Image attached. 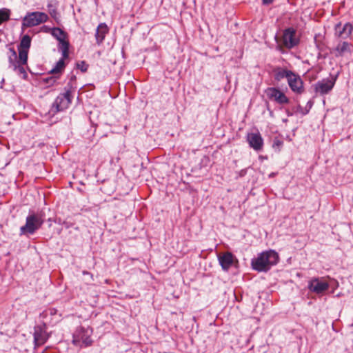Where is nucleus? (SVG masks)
I'll return each instance as SVG.
<instances>
[{"label": "nucleus", "mask_w": 353, "mask_h": 353, "mask_svg": "<svg viewBox=\"0 0 353 353\" xmlns=\"http://www.w3.org/2000/svg\"><path fill=\"white\" fill-rule=\"evenodd\" d=\"M335 51L336 52V57L342 56L345 52L350 51L349 43L343 41L339 43L335 48Z\"/></svg>", "instance_id": "4be33fe9"}, {"label": "nucleus", "mask_w": 353, "mask_h": 353, "mask_svg": "<svg viewBox=\"0 0 353 353\" xmlns=\"http://www.w3.org/2000/svg\"><path fill=\"white\" fill-rule=\"evenodd\" d=\"M279 261L278 253L273 250H269L262 252L256 258L252 259L251 265L253 270L259 272H266L276 265Z\"/></svg>", "instance_id": "f257e3e1"}, {"label": "nucleus", "mask_w": 353, "mask_h": 353, "mask_svg": "<svg viewBox=\"0 0 353 353\" xmlns=\"http://www.w3.org/2000/svg\"><path fill=\"white\" fill-rule=\"evenodd\" d=\"M250 148L255 151H261L263 146V139L259 132L248 133L246 137Z\"/></svg>", "instance_id": "f8f14e48"}, {"label": "nucleus", "mask_w": 353, "mask_h": 353, "mask_svg": "<svg viewBox=\"0 0 353 353\" xmlns=\"http://www.w3.org/2000/svg\"><path fill=\"white\" fill-rule=\"evenodd\" d=\"M19 50V63L21 65H26L28 63V50L18 49Z\"/></svg>", "instance_id": "bb28decb"}, {"label": "nucleus", "mask_w": 353, "mask_h": 353, "mask_svg": "<svg viewBox=\"0 0 353 353\" xmlns=\"http://www.w3.org/2000/svg\"><path fill=\"white\" fill-rule=\"evenodd\" d=\"M92 333V330L90 327H79L73 334V344L75 345H79L81 347L83 345L85 347L90 345L92 343V341L90 338Z\"/></svg>", "instance_id": "20e7f679"}, {"label": "nucleus", "mask_w": 353, "mask_h": 353, "mask_svg": "<svg viewBox=\"0 0 353 353\" xmlns=\"http://www.w3.org/2000/svg\"><path fill=\"white\" fill-rule=\"evenodd\" d=\"M70 43L67 39L59 41L58 50L61 52L63 58L69 57Z\"/></svg>", "instance_id": "6ab92c4d"}, {"label": "nucleus", "mask_w": 353, "mask_h": 353, "mask_svg": "<svg viewBox=\"0 0 353 353\" xmlns=\"http://www.w3.org/2000/svg\"><path fill=\"white\" fill-rule=\"evenodd\" d=\"M296 34V31L294 28L290 27L285 29L281 39L283 46L288 50L296 47L300 43V39Z\"/></svg>", "instance_id": "423d86ee"}, {"label": "nucleus", "mask_w": 353, "mask_h": 353, "mask_svg": "<svg viewBox=\"0 0 353 353\" xmlns=\"http://www.w3.org/2000/svg\"><path fill=\"white\" fill-rule=\"evenodd\" d=\"M283 141L279 139H274L273 141V147H281L283 145Z\"/></svg>", "instance_id": "7c9ffc66"}, {"label": "nucleus", "mask_w": 353, "mask_h": 353, "mask_svg": "<svg viewBox=\"0 0 353 353\" xmlns=\"http://www.w3.org/2000/svg\"><path fill=\"white\" fill-rule=\"evenodd\" d=\"M288 83L292 92L301 94L304 92L303 81L301 77L292 71V74L288 79Z\"/></svg>", "instance_id": "9d476101"}, {"label": "nucleus", "mask_w": 353, "mask_h": 353, "mask_svg": "<svg viewBox=\"0 0 353 353\" xmlns=\"http://www.w3.org/2000/svg\"><path fill=\"white\" fill-rule=\"evenodd\" d=\"M34 341L36 345H41L48 340L49 335L46 332V325H37L34 327Z\"/></svg>", "instance_id": "9b49d317"}, {"label": "nucleus", "mask_w": 353, "mask_h": 353, "mask_svg": "<svg viewBox=\"0 0 353 353\" xmlns=\"http://www.w3.org/2000/svg\"><path fill=\"white\" fill-rule=\"evenodd\" d=\"M48 11H49V13L51 15V17L53 19H54V20L57 22H59L60 16H59V14L58 13L57 10V6L54 5L52 3H49L48 4Z\"/></svg>", "instance_id": "b1692460"}, {"label": "nucleus", "mask_w": 353, "mask_h": 353, "mask_svg": "<svg viewBox=\"0 0 353 353\" xmlns=\"http://www.w3.org/2000/svg\"><path fill=\"white\" fill-rule=\"evenodd\" d=\"M265 93L270 100L274 101L280 105L287 104L290 102V99L286 95L277 88H268L265 90Z\"/></svg>", "instance_id": "1a4fd4ad"}, {"label": "nucleus", "mask_w": 353, "mask_h": 353, "mask_svg": "<svg viewBox=\"0 0 353 353\" xmlns=\"http://www.w3.org/2000/svg\"><path fill=\"white\" fill-rule=\"evenodd\" d=\"M3 83H4V79H2L1 84H3ZM0 88H3V85H1Z\"/></svg>", "instance_id": "72a5a7b5"}, {"label": "nucleus", "mask_w": 353, "mask_h": 353, "mask_svg": "<svg viewBox=\"0 0 353 353\" xmlns=\"http://www.w3.org/2000/svg\"><path fill=\"white\" fill-rule=\"evenodd\" d=\"M335 34L339 37L343 39L347 38L352 32L353 26L350 23H346L343 27L341 23H339L335 26Z\"/></svg>", "instance_id": "ddd939ff"}, {"label": "nucleus", "mask_w": 353, "mask_h": 353, "mask_svg": "<svg viewBox=\"0 0 353 353\" xmlns=\"http://www.w3.org/2000/svg\"><path fill=\"white\" fill-rule=\"evenodd\" d=\"M51 34L59 41L61 39H68V34L59 28L51 29Z\"/></svg>", "instance_id": "aec40b11"}, {"label": "nucleus", "mask_w": 353, "mask_h": 353, "mask_svg": "<svg viewBox=\"0 0 353 353\" xmlns=\"http://www.w3.org/2000/svg\"><path fill=\"white\" fill-rule=\"evenodd\" d=\"M66 58H63V57H62L57 63H56V65L55 66L50 70V73L51 74H53V75H59V77H60V75L62 74V72H63L65 68V59Z\"/></svg>", "instance_id": "a211bd4d"}, {"label": "nucleus", "mask_w": 353, "mask_h": 353, "mask_svg": "<svg viewBox=\"0 0 353 353\" xmlns=\"http://www.w3.org/2000/svg\"><path fill=\"white\" fill-rule=\"evenodd\" d=\"M274 0H262V4L264 6H269L272 3Z\"/></svg>", "instance_id": "2f4dec72"}, {"label": "nucleus", "mask_w": 353, "mask_h": 353, "mask_svg": "<svg viewBox=\"0 0 353 353\" xmlns=\"http://www.w3.org/2000/svg\"><path fill=\"white\" fill-rule=\"evenodd\" d=\"M59 78V75H53L51 76V77H47V78H44L43 80V81L50 85H53L54 84L56 83L57 79Z\"/></svg>", "instance_id": "cd10ccee"}, {"label": "nucleus", "mask_w": 353, "mask_h": 353, "mask_svg": "<svg viewBox=\"0 0 353 353\" xmlns=\"http://www.w3.org/2000/svg\"><path fill=\"white\" fill-rule=\"evenodd\" d=\"M44 223L42 213L30 212L26 219V224L20 228L19 235L29 236L34 234Z\"/></svg>", "instance_id": "f03ea898"}, {"label": "nucleus", "mask_w": 353, "mask_h": 353, "mask_svg": "<svg viewBox=\"0 0 353 353\" xmlns=\"http://www.w3.org/2000/svg\"><path fill=\"white\" fill-rule=\"evenodd\" d=\"M286 113H287V115H288V117H291V116H292V114H292V112H291L290 111H289V110H286Z\"/></svg>", "instance_id": "473e14b6"}, {"label": "nucleus", "mask_w": 353, "mask_h": 353, "mask_svg": "<svg viewBox=\"0 0 353 353\" xmlns=\"http://www.w3.org/2000/svg\"><path fill=\"white\" fill-rule=\"evenodd\" d=\"M72 100V94L69 93L68 91L59 94L51 105L48 112V115L53 117L57 112L65 110L71 104Z\"/></svg>", "instance_id": "7ed1b4c3"}, {"label": "nucleus", "mask_w": 353, "mask_h": 353, "mask_svg": "<svg viewBox=\"0 0 353 353\" xmlns=\"http://www.w3.org/2000/svg\"><path fill=\"white\" fill-rule=\"evenodd\" d=\"M48 19V15L41 12H28L23 18L22 28L38 26L46 22Z\"/></svg>", "instance_id": "39448f33"}, {"label": "nucleus", "mask_w": 353, "mask_h": 353, "mask_svg": "<svg viewBox=\"0 0 353 353\" xmlns=\"http://www.w3.org/2000/svg\"><path fill=\"white\" fill-rule=\"evenodd\" d=\"M338 75H330L329 78L323 79L314 84V90L321 95L328 94L334 88Z\"/></svg>", "instance_id": "0eeeda50"}, {"label": "nucleus", "mask_w": 353, "mask_h": 353, "mask_svg": "<svg viewBox=\"0 0 353 353\" xmlns=\"http://www.w3.org/2000/svg\"><path fill=\"white\" fill-rule=\"evenodd\" d=\"M88 64L85 61H81L76 63L77 68L82 72H85L88 70Z\"/></svg>", "instance_id": "c85d7f7f"}, {"label": "nucleus", "mask_w": 353, "mask_h": 353, "mask_svg": "<svg viewBox=\"0 0 353 353\" xmlns=\"http://www.w3.org/2000/svg\"><path fill=\"white\" fill-rule=\"evenodd\" d=\"M23 65H21V63H18L16 71H17L19 74H22L23 79H26L28 74Z\"/></svg>", "instance_id": "c756f323"}, {"label": "nucleus", "mask_w": 353, "mask_h": 353, "mask_svg": "<svg viewBox=\"0 0 353 353\" xmlns=\"http://www.w3.org/2000/svg\"><path fill=\"white\" fill-rule=\"evenodd\" d=\"M11 11L8 8L0 9V25L10 19Z\"/></svg>", "instance_id": "a878e982"}, {"label": "nucleus", "mask_w": 353, "mask_h": 353, "mask_svg": "<svg viewBox=\"0 0 353 353\" xmlns=\"http://www.w3.org/2000/svg\"><path fill=\"white\" fill-rule=\"evenodd\" d=\"M70 80L67 85L64 88V90L65 92L68 91L69 93L71 94L72 91L75 90L77 88L75 83H76V75L73 74L72 72L70 73L69 75Z\"/></svg>", "instance_id": "5701e85b"}, {"label": "nucleus", "mask_w": 353, "mask_h": 353, "mask_svg": "<svg viewBox=\"0 0 353 353\" xmlns=\"http://www.w3.org/2000/svg\"><path fill=\"white\" fill-rule=\"evenodd\" d=\"M330 288L329 283L326 281V280L321 277H314L312 278L308 282L307 288L309 290L313 293L320 294L325 292Z\"/></svg>", "instance_id": "6e6552de"}, {"label": "nucleus", "mask_w": 353, "mask_h": 353, "mask_svg": "<svg viewBox=\"0 0 353 353\" xmlns=\"http://www.w3.org/2000/svg\"><path fill=\"white\" fill-rule=\"evenodd\" d=\"M312 105H313V102L311 100H310L307 103L305 108H303V107L301 105H298L296 107V112L301 113L302 115H306L309 113Z\"/></svg>", "instance_id": "393cba45"}, {"label": "nucleus", "mask_w": 353, "mask_h": 353, "mask_svg": "<svg viewBox=\"0 0 353 353\" xmlns=\"http://www.w3.org/2000/svg\"><path fill=\"white\" fill-rule=\"evenodd\" d=\"M108 32V28L105 23H101L98 26L95 33L96 41L98 45L103 43Z\"/></svg>", "instance_id": "dca6fc26"}, {"label": "nucleus", "mask_w": 353, "mask_h": 353, "mask_svg": "<svg viewBox=\"0 0 353 353\" xmlns=\"http://www.w3.org/2000/svg\"><path fill=\"white\" fill-rule=\"evenodd\" d=\"M234 256L232 253L227 252L218 256V260L222 269L227 271L234 263Z\"/></svg>", "instance_id": "4468645a"}, {"label": "nucleus", "mask_w": 353, "mask_h": 353, "mask_svg": "<svg viewBox=\"0 0 353 353\" xmlns=\"http://www.w3.org/2000/svg\"><path fill=\"white\" fill-rule=\"evenodd\" d=\"M273 73L274 80L276 81H280L284 78L287 79L288 80L289 77H290V74H292V71L286 68L276 67L273 70Z\"/></svg>", "instance_id": "2eb2a0df"}, {"label": "nucleus", "mask_w": 353, "mask_h": 353, "mask_svg": "<svg viewBox=\"0 0 353 353\" xmlns=\"http://www.w3.org/2000/svg\"><path fill=\"white\" fill-rule=\"evenodd\" d=\"M8 58L9 62V68L17 70V64L19 63L17 60V54L14 48H10L8 53Z\"/></svg>", "instance_id": "f3484780"}, {"label": "nucleus", "mask_w": 353, "mask_h": 353, "mask_svg": "<svg viewBox=\"0 0 353 353\" xmlns=\"http://www.w3.org/2000/svg\"><path fill=\"white\" fill-rule=\"evenodd\" d=\"M277 48H278L279 50H281V47L280 46H279L277 47Z\"/></svg>", "instance_id": "f704fd0d"}, {"label": "nucleus", "mask_w": 353, "mask_h": 353, "mask_svg": "<svg viewBox=\"0 0 353 353\" xmlns=\"http://www.w3.org/2000/svg\"><path fill=\"white\" fill-rule=\"evenodd\" d=\"M31 37L28 34L23 35L20 41L18 49L29 50L31 46Z\"/></svg>", "instance_id": "412c9836"}]
</instances>
